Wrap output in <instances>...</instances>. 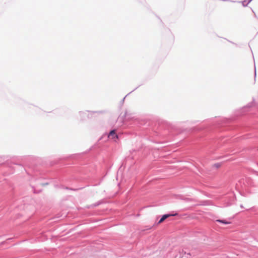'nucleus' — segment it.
Returning <instances> with one entry per match:
<instances>
[{"mask_svg": "<svg viewBox=\"0 0 258 258\" xmlns=\"http://www.w3.org/2000/svg\"><path fill=\"white\" fill-rule=\"evenodd\" d=\"M108 138L112 139H117L118 136L115 134V131L112 130L110 132L109 134L108 135Z\"/></svg>", "mask_w": 258, "mask_h": 258, "instance_id": "obj_2", "label": "nucleus"}, {"mask_svg": "<svg viewBox=\"0 0 258 258\" xmlns=\"http://www.w3.org/2000/svg\"><path fill=\"white\" fill-rule=\"evenodd\" d=\"M215 166H216L217 167H218L220 166V165H215Z\"/></svg>", "mask_w": 258, "mask_h": 258, "instance_id": "obj_4", "label": "nucleus"}, {"mask_svg": "<svg viewBox=\"0 0 258 258\" xmlns=\"http://www.w3.org/2000/svg\"><path fill=\"white\" fill-rule=\"evenodd\" d=\"M177 214L175 213L174 214H166L164 215L161 218V219L159 221L158 223L160 224L162 223L165 219H166L167 218L170 217V216H174L177 215Z\"/></svg>", "mask_w": 258, "mask_h": 258, "instance_id": "obj_1", "label": "nucleus"}, {"mask_svg": "<svg viewBox=\"0 0 258 258\" xmlns=\"http://www.w3.org/2000/svg\"><path fill=\"white\" fill-rule=\"evenodd\" d=\"M216 221L225 224H229L230 223V222L226 221L225 220H217Z\"/></svg>", "mask_w": 258, "mask_h": 258, "instance_id": "obj_3", "label": "nucleus"}]
</instances>
